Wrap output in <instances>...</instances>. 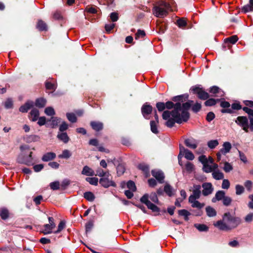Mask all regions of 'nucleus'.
<instances>
[{
  "label": "nucleus",
  "instance_id": "obj_57",
  "mask_svg": "<svg viewBox=\"0 0 253 253\" xmlns=\"http://www.w3.org/2000/svg\"><path fill=\"white\" fill-rule=\"evenodd\" d=\"M238 152H239L240 160L244 163H247L248 162V160H247V158L246 155L244 154V153H243L240 150H238Z\"/></svg>",
  "mask_w": 253,
  "mask_h": 253
},
{
  "label": "nucleus",
  "instance_id": "obj_62",
  "mask_svg": "<svg viewBox=\"0 0 253 253\" xmlns=\"http://www.w3.org/2000/svg\"><path fill=\"white\" fill-rule=\"evenodd\" d=\"M45 86L46 88L48 89L55 90L56 89L55 85L49 82L45 84Z\"/></svg>",
  "mask_w": 253,
  "mask_h": 253
},
{
  "label": "nucleus",
  "instance_id": "obj_41",
  "mask_svg": "<svg viewBox=\"0 0 253 253\" xmlns=\"http://www.w3.org/2000/svg\"><path fill=\"white\" fill-rule=\"evenodd\" d=\"M238 40V38L237 36H232L228 38L225 40V42H230L232 44H234L235 42H237Z\"/></svg>",
  "mask_w": 253,
  "mask_h": 253
},
{
  "label": "nucleus",
  "instance_id": "obj_50",
  "mask_svg": "<svg viewBox=\"0 0 253 253\" xmlns=\"http://www.w3.org/2000/svg\"><path fill=\"white\" fill-rule=\"evenodd\" d=\"M223 169L226 172H229L233 169L232 165L228 162H225Z\"/></svg>",
  "mask_w": 253,
  "mask_h": 253
},
{
  "label": "nucleus",
  "instance_id": "obj_21",
  "mask_svg": "<svg viewBox=\"0 0 253 253\" xmlns=\"http://www.w3.org/2000/svg\"><path fill=\"white\" fill-rule=\"evenodd\" d=\"M39 111L37 109H33L30 112V119L33 122L38 120L39 117Z\"/></svg>",
  "mask_w": 253,
  "mask_h": 253
},
{
  "label": "nucleus",
  "instance_id": "obj_17",
  "mask_svg": "<svg viewBox=\"0 0 253 253\" xmlns=\"http://www.w3.org/2000/svg\"><path fill=\"white\" fill-rule=\"evenodd\" d=\"M186 146L191 149H195L197 147V142L196 140L192 138H188L185 140L184 141Z\"/></svg>",
  "mask_w": 253,
  "mask_h": 253
},
{
  "label": "nucleus",
  "instance_id": "obj_6",
  "mask_svg": "<svg viewBox=\"0 0 253 253\" xmlns=\"http://www.w3.org/2000/svg\"><path fill=\"white\" fill-rule=\"evenodd\" d=\"M49 223L43 225L42 233L44 234H50L52 232V230L55 227V224L53 217H48Z\"/></svg>",
  "mask_w": 253,
  "mask_h": 253
},
{
  "label": "nucleus",
  "instance_id": "obj_48",
  "mask_svg": "<svg viewBox=\"0 0 253 253\" xmlns=\"http://www.w3.org/2000/svg\"><path fill=\"white\" fill-rule=\"evenodd\" d=\"M127 187L132 191H135L136 189L134 182L131 180L127 183Z\"/></svg>",
  "mask_w": 253,
  "mask_h": 253
},
{
  "label": "nucleus",
  "instance_id": "obj_51",
  "mask_svg": "<svg viewBox=\"0 0 253 253\" xmlns=\"http://www.w3.org/2000/svg\"><path fill=\"white\" fill-rule=\"evenodd\" d=\"M65 227V222L64 221L60 222L58 226V229L54 232V233L57 234L61 232Z\"/></svg>",
  "mask_w": 253,
  "mask_h": 253
},
{
  "label": "nucleus",
  "instance_id": "obj_30",
  "mask_svg": "<svg viewBox=\"0 0 253 253\" xmlns=\"http://www.w3.org/2000/svg\"><path fill=\"white\" fill-rule=\"evenodd\" d=\"M236 194L237 195H240L244 193L245 188L243 186L237 184L235 186Z\"/></svg>",
  "mask_w": 253,
  "mask_h": 253
},
{
  "label": "nucleus",
  "instance_id": "obj_4",
  "mask_svg": "<svg viewBox=\"0 0 253 253\" xmlns=\"http://www.w3.org/2000/svg\"><path fill=\"white\" fill-rule=\"evenodd\" d=\"M170 8L169 4L165 2L161 1L158 6L153 8L154 14L157 17H163L167 15L168 10Z\"/></svg>",
  "mask_w": 253,
  "mask_h": 253
},
{
  "label": "nucleus",
  "instance_id": "obj_20",
  "mask_svg": "<svg viewBox=\"0 0 253 253\" xmlns=\"http://www.w3.org/2000/svg\"><path fill=\"white\" fill-rule=\"evenodd\" d=\"M82 174L86 176H93L95 175L94 170L87 166L83 168Z\"/></svg>",
  "mask_w": 253,
  "mask_h": 253
},
{
  "label": "nucleus",
  "instance_id": "obj_25",
  "mask_svg": "<svg viewBox=\"0 0 253 253\" xmlns=\"http://www.w3.org/2000/svg\"><path fill=\"white\" fill-rule=\"evenodd\" d=\"M212 177L216 180L222 179L224 178L223 173L217 169L214 170L212 173Z\"/></svg>",
  "mask_w": 253,
  "mask_h": 253
},
{
  "label": "nucleus",
  "instance_id": "obj_22",
  "mask_svg": "<svg viewBox=\"0 0 253 253\" xmlns=\"http://www.w3.org/2000/svg\"><path fill=\"white\" fill-rule=\"evenodd\" d=\"M90 125L92 128L95 131H99L103 128V124L99 122H91Z\"/></svg>",
  "mask_w": 253,
  "mask_h": 253
},
{
  "label": "nucleus",
  "instance_id": "obj_43",
  "mask_svg": "<svg viewBox=\"0 0 253 253\" xmlns=\"http://www.w3.org/2000/svg\"><path fill=\"white\" fill-rule=\"evenodd\" d=\"M44 113L48 116H53L55 114L54 109L51 107H48L44 110Z\"/></svg>",
  "mask_w": 253,
  "mask_h": 253
},
{
  "label": "nucleus",
  "instance_id": "obj_32",
  "mask_svg": "<svg viewBox=\"0 0 253 253\" xmlns=\"http://www.w3.org/2000/svg\"><path fill=\"white\" fill-rule=\"evenodd\" d=\"M178 214L180 216H184L185 220H188V216L190 215V213L186 210H179Z\"/></svg>",
  "mask_w": 253,
  "mask_h": 253
},
{
  "label": "nucleus",
  "instance_id": "obj_26",
  "mask_svg": "<svg viewBox=\"0 0 253 253\" xmlns=\"http://www.w3.org/2000/svg\"><path fill=\"white\" fill-rule=\"evenodd\" d=\"M46 101L43 98H38L36 100L35 105L39 108H43L46 104Z\"/></svg>",
  "mask_w": 253,
  "mask_h": 253
},
{
  "label": "nucleus",
  "instance_id": "obj_15",
  "mask_svg": "<svg viewBox=\"0 0 253 253\" xmlns=\"http://www.w3.org/2000/svg\"><path fill=\"white\" fill-rule=\"evenodd\" d=\"M152 174L160 183L163 182L165 176L164 173L162 171L158 170H153L152 171Z\"/></svg>",
  "mask_w": 253,
  "mask_h": 253
},
{
  "label": "nucleus",
  "instance_id": "obj_37",
  "mask_svg": "<svg viewBox=\"0 0 253 253\" xmlns=\"http://www.w3.org/2000/svg\"><path fill=\"white\" fill-rule=\"evenodd\" d=\"M85 180L90 184L95 186L98 184V179L96 177H86Z\"/></svg>",
  "mask_w": 253,
  "mask_h": 253
},
{
  "label": "nucleus",
  "instance_id": "obj_11",
  "mask_svg": "<svg viewBox=\"0 0 253 253\" xmlns=\"http://www.w3.org/2000/svg\"><path fill=\"white\" fill-rule=\"evenodd\" d=\"M203 190L202 194L204 196H207L211 194L213 191V187L211 183L206 182L202 184Z\"/></svg>",
  "mask_w": 253,
  "mask_h": 253
},
{
  "label": "nucleus",
  "instance_id": "obj_58",
  "mask_svg": "<svg viewBox=\"0 0 253 253\" xmlns=\"http://www.w3.org/2000/svg\"><path fill=\"white\" fill-rule=\"evenodd\" d=\"M245 221L247 223L251 222L253 220V213H250L248 214L244 218Z\"/></svg>",
  "mask_w": 253,
  "mask_h": 253
},
{
  "label": "nucleus",
  "instance_id": "obj_2",
  "mask_svg": "<svg viewBox=\"0 0 253 253\" xmlns=\"http://www.w3.org/2000/svg\"><path fill=\"white\" fill-rule=\"evenodd\" d=\"M242 222L240 217L227 212L223 215L222 219L213 223V225L220 230L229 231L236 228Z\"/></svg>",
  "mask_w": 253,
  "mask_h": 253
},
{
  "label": "nucleus",
  "instance_id": "obj_60",
  "mask_svg": "<svg viewBox=\"0 0 253 253\" xmlns=\"http://www.w3.org/2000/svg\"><path fill=\"white\" fill-rule=\"evenodd\" d=\"M199 161L204 165L208 163V159L205 155H201L199 157Z\"/></svg>",
  "mask_w": 253,
  "mask_h": 253
},
{
  "label": "nucleus",
  "instance_id": "obj_54",
  "mask_svg": "<svg viewBox=\"0 0 253 253\" xmlns=\"http://www.w3.org/2000/svg\"><path fill=\"white\" fill-rule=\"evenodd\" d=\"M145 36V33L144 31L138 30L135 34V39H138L140 38H143Z\"/></svg>",
  "mask_w": 253,
  "mask_h": 253
},
{
  "label": "nucleus",
  "instance_id": "obj_42",
  "mask_svg": "<svg viewBox=\"0 0 253 253\" xmlns=\"http://www.w3.org/2000/svg\"><path fill=\"white\" fill-rule=\"evenodd\" d=\"M195 226L200 231H207L208 230V227L205 224H196Z\"/></svg>",
  "mask_w": 253,
  "mask_h": 253
},
{
  "label": "nucleus",
  "instance_id": "obj_34",
  "mask_svg": "<svg viewBox=\"0 0 253 253\" xmlns=\"http://www.w3.org/2000/svg\"><path fill=\"white\" fill-rule=\"evenodd\" d=\"M158 124V123H157L154 121H151L150 122L151 130L153 133H154L155 134H157L158 133V130L157 129V124Z\"/></svg>",
  "mask_w": 253,
  "mask_h": 253
},
{
  "label": "nucleus",
  "instance_id": "obj_35",
  "mask_svg": "<svg viewBox=\"0 0 253 253\" xmlns=\"http://www.w3.org/2000/svg\"><path fill=\"white\" fill-rule=\"evenodd\" d=\"M0 215L2 219H6L8 218L9 212L7 209H2L0 210Z\"/></svg>",
  "mask_w": 253,
  "mask_h": 253
},
{
  "label": "nucleus",
  "instance_id": "obj_59",
  "mask_svg": "<svg viewBox=\"0 0 253 253\" xmlns=\"http://www.w3.org/2000/svg\"><path fill=\"white\" fill-rule=\"evenodd\" d=\"M201 104L197 102L192 106V109L194 112H197L201 109Z\"/></svg>",
  "mask_w": 253,
  "mask_h": 253
},
{
  "label": "nucleus",
  "instance_id": "obj_3",
  "mask_svg": "<svg viewBox=\"0 0 253 253\" xmlns=\"http://www.w3.org/2000/svg\"><path fill=\"white\" fill-rule=\"evenodd\" d=\"M140 201L145 204L147 208L151 210L153 212H159V208L151 201L154 203H158L159 202L157 195L155 193H151L150 195L145 194L140 199Z\"/></svg>",
  "mask_w": 253,
  "mask_h": 253
},
{
  "label": "nucleus",
  "instance_id": "obj_1",
  "mask_svg": "<svg viewBox=\"0 0 253 253\" xmlns=\"http://www.w3.org/2000/svg\"><path fill=\"white\" fill-rule=\"evenodd\" d=\"M193 103V101H189L183 103L182 106L180 103H176L174 106V109L171 112L164 111L162 114V117L164 120H167V126L172 127L175 123L180 124L182 122L187 121L189 118L187 110Z\"/></svg>",
  "mask_w": 253,
  "mask_h": 253
},
{
  "label": "nucleus",
  "instance_id": "obj_56",
  "mask_svg": "<svg viewBox=\"0 0 253 253\" xmlns=\"http://www.w3.org/2000/svg\"><path fill=\"white\" fill-rule=\"evenodd\" d=\"M97 175L100 177L107 176L108 177L110 175L108 172H104L103 170L98 169L97 170Z\"/></svg>",
  "mask_w": 253,
  "mask_h": 253
},
{
  "label": "nucleus",
  "instance_id": "obj_19",
  "mask_svg": "<svg viewBox=\"0 0 253 253\" xmlns=\"http://www.w3.org/2000/svg\"><path fill=\"white\" fill-rule=\"evenodd\" d=\"M241 11L244 13L253 11V0H250L248 4L242 7Z\"/></svg>",
  "mask_w": 253,
  "mask_h": 253
},
{
  "label": "nucleus",
  "instance_id": "obj_53",
  "mask_svg": "<svg viewBox=\"0 0 253 253\" xmlns=\"http://www.w3.org/2000/svg\"><path fill=\"white\" fill-rule=\"evenodd\" d=\"M230 182L227 179H223L221 187L222 189H228L230 187Z\"/></svg>",
  "mask_w": 253,
  "mask_h": 253
},
{
  "label": "nucleus",
  "instance_id": "obj_49",
  "mask_svg": "<svg viewBox=\"0 0 253 253\" xmlns=\"http://www.w3.org/2000/svg\"><path fill=\"white\" fill-rule=\"evenodd\" d=\"M176 23L178 26L181 28L184 27L187 24L186 20L183 18L177 20Z\"/></svg>",
  "mask_w": 253,
  "mask_h": 253
},
{
  "label": "nucleus",
  "instance_id": "obj_28",
  "mask_svg": "<svg viewBox=\"0 0 253 253\" xmlns=\"http://www.w3.org/2000/svg\"><path fill=\"white\" fill-rule=\"evenodd\" d=\"M206 211L207 215L210 217H213L216 215L215 210L211 207H207L206 208Z\"/></svg>",
  "mask_w": 253,
  "mask_h": 253
},
{
  "label": "nucleus",
  "instance_id": "obj_31",
  "mask_svg": "<svg viewBox=\"0 0 253 253\" xmlns=\"http://www.w3.org/2000/svg\"><path fill=\"white\" fill-rule=\"evenodd\" d=\"M185 169L188 173H191L194 169V165L192 163L187 162L185 164Z\"/></svg>",
  "mask_w": 253,
  "mask_h": 253
},
{
  "label": "nucleus",
  "instance_id": "obj_63",
  "mask_svg": "<svg viewBox=\"0 0 253 253\" xmlns=\"http://www.w3.org/2000/svg\"><path fill=\"white\" fill-rule=\"evenodd\" d=\"M215 117V115L213 113L210 112L207 115V120L208 122H211L212 121Z\"/></svg>",
  "mask_w": 253,
  "mask_h": 253
},
{
  "label": "nucleus",
  "instance_id": "obj_44",
  "mask_svg": "<svg viewBox=\"0 0 253 253\" xmlns=\"http://www.w3.org/2000/svg\"><path fill=\"white\" fill-rule=\"evenodd\" d=\"M67 117L68 120L72 123H75L77 121V118L73 113H67Z\"/></svg>",
  "mask_w": 253,
  "mask_h": 253
},
{
  "label": "nucleus",
  "instance_id": "obj_39",
  "mask_svg": "<svg viewBox=\"0 0 253 253\" xmlns=\"http://www.w3.org/2000/svg\"><path fill=\"white\" fill-rule=\"evenodd\" d=\"M219 144L217 140H210L208 142V146L211 149H214Z\"/></svg>",
  "mask_w": 253,
  "mask_h": 253
},
{
  "label": "nucleus",
  "instance_id": "obj_29",
  "mask_svg": "<svg viewBox=\"0 0 253 253\" xmlns=\"http://www.w3.org/2000/svg\"><path fill=\"white\" fill-rule=\"evenodd\" d=\"M37 28L40 31L47 30V25L46 23L42 20H39L37 23Z\"/></svg>",
  "mask_w": 253,
  "mask_h": 253
},
{
  "label": "nucleus",
  "instance_id": "obj_64",
  "mask_svg": "<svg viewBox=\"0 0 253 253\" xmlns=\"http://www.w3.org/2000/svg\"><path fill=\"white\" fill-rule=\"evenodd\" d=\"M219 88L216 86H213L210 88V92L213 94L218 93L219 91Z\"/></svg>",
  "mask_w": 253,
  "mask_h": 253
},
{
  "label": "nucleus",
  "instance_id": "obj_52",
  "mask_svg": "<svg viewBox=\"0 0 253 253\" xmlns=\"http://www.w3.org/2000/svg\"><path fill=\"white\" fill-rule=\"evenodd\" d=\"M138 168L143 171L145 173H147L149 172V168L147 165L141 164L138 165Z\"/></svg>",
  "mask_w": 253,
  "mask_h": 253
},
{
  "label": "nucleus",
  "instance_id": "obj_7",
  "mask_svg": "<svg viewBox=\"0 0 253 253\" xmlns=\"http://www.w3.org/2000/svg\"><path fill=\"white\" fill-rule=\"evenodd\" d=\"M193 93L197 94L198 97L202 100H206L209 97L208 93L206 92L203 88L199 86H194L192 88Z\"/></svg>",
  "mask_w": 253,
  "mask_h": 253
},
{
  "label": "nucleus",
  "instance_id": "obj_9",
  "mask_svg": "<svg viewBox=\"0 0 253 253\" xmlns=\"http://www.w3.org/2000/svg\"><path fill=\"white\" fill-rule=\"evenodd\" d=\"M153 107L147 103H145L141 107V113L143 116L146 119H149V115L151 114Z\"/></svg>",
  "mask_w": 253,
  "mask_h": 253
},
{
  "label": "nucleus",
  "instance_id": "obj_24",
  "mask_svg": "<svg viewBox=\"0 0 253 253\" xmlns=\"http://www.w3.org/2000/svg\"><path fill=\"white\" fill-rule=\"evenodd\" d=\"M197 199H193L192 200H189V202L191 204V206L193 208H196L198 209H201L204 206V204L201 203L196 200Z\"/></svg>",
  "mask_w": 253,
  "mask_h": 253
},
{
  "label": "nucleus",
  "instance_id": "obj_10",
  "mask_svg": "<svg viewBox=\"0 0 253 253\" xmlns=\"http://www.w3.org/2000/svg\"><path fill=\"white\" fill-rule=\"evenodd\" d=\"M180 153L179 155L182 154L184 156V157L188 160H193L195 158L194 154L190 151L189 150L185 149L183 146H179Z\"/></svg>",
  "mask_w": 253,
  "mask_h": 253
},
{
  "label": "nucleus",
  "instance_id": "obj_33",
  "mask_svg": "<svg viewBox=\"0 0 253 253\" xmlns=\"http://www.w3.org/2000/svg\"><path fill=\"white\" fill-rule=\"evenodd\" d=\"M71 156V154L68 150H64L63 151L62 153L58 156L59 158L61 159H68Z\"/></svg>",
  "mask_w": 253,
  "mask_h": 253
},
{
  "label": "nucleus",
  "instance_id": "obj_16",
  "mask_svg": "<svg viewBox=\"0 0 253 253\" xmlns=\"http://www.w3.org/2000/svg\"><path fill=\"white\" fill-rule=\"evenodd\" d=\"M225 196V192L222 190H219L215 193V196L212 198L211 201L213 203H215L216 201L223 200Z\"/></svg>",
  "mask_w": 253,
  "mask_h": 253
},
{
  "label": "nucleus",
  "instance_id": "obj_36",
  "mask_svg": "<svg viewBox=\"0 0 253 253\" xmlns=\"http://www.w3.org/2000/svg\"><path fill=\"white\" fill-rule=\"evenodd\" d=\"M84 197L89 201H93L95 199L94 195L90 192H85L84 193Z\"/></svg>",
  "mask_w": 253,
  "mask_h": 253
},
{
  "label": "nucleus",
  "instance_id": "obj_40",
  "mask_svg": "<svg viewBox=\"0 0 253 253\" xmlns=\"http://www.w3.org/2000/svg\"><path fill=\"white\" fill-rule=\"evenodd\" d=\"M60 186V183L58 181L51 182L49 184L50 188L53 190H56L59 189Z\"/></svg>",
  "mask_w": 253,
  "mask_h": 253
},
{
  "label": "nucleus",
  "instance_id": "obj_23",
  "mask_svg": "<svg viewBox=\"0 0 253 253\" xmlns=\"http://www.w3.org/2000/svg\"><path fill=\"white\" fill-rule=\"evenodd\" d=\"M33 105V102L28 101L24 105L21 106L19 108V111L22 113L27 112L28 110L31 108Z\"/></svg>",
  "mask_w": 253,
  "mask_h": 253
},
{
  "label": "nucleus",
  "instance_id": "obj_38",
  "mask_svg": "<svg viewBox=\"0 0 253 253\" xmlns=\"http://www.w3.org/2000/svg\"><path fill=\"white\" fill-rule=\"evenodd\" d=\"M244 186L248 191L251 192L253 189V183L252 181L248 180L245 181Z\"/></svg>",
  "mask_w": 253,
  "mask_h": 253
},
{
  "label": "nucleus",
  "instance_id": "obj_55",
  "mask_svg": "<svg viewBox=\"0 0 253 253\" xmlns=\"http://www.w3.org/2000/svg\"><path fill=\"white\" fill-rule=\"evenodd\" d=\"M165 192L169 196H171L172 194V187L169 185H166L164 187Z\"/></svg>",
  "mask_w": 253,
  "mask_h": 253
},
{
  "label": "nucleus",
  "instance_id": "obj_27",
  "mask_svg": "<svg viewBox=\"0 0 253 253\" xmlns=\"http://www.w3.org/2000/svg\"><path fill=\"white\" fill-rule=\"evenodd\" d=\"M57 137L65 143H67L69 140V138L65 132L58 134Z\"/></svg>",
  "mask_w": 253,
  "mask_h": 253
},
{
  "label": "nucleus",
  "instance_id": "obj_5",
  "mask_svg": "<svg viewBox=\"0 0 253 253\" xmlns=\"http://www.w3.org/2000/svg\"><path fill=\"white\" fill-rule=\"evenodd\" d=\"M222 148L217 153V161H220L221 158V155H225L227 153H229L231 148V144L229 142H225L222 145Z\"/></svg>",
  "mask_w": 253,
  "mask_h": 253
},
{
  "label": "nucleus",
  "instance_id": "obj_14",
  "mask_svg": "<svg viewBox=\"0 0 253 253\" xmlns=\"http://www.w3.org/2000/svg\"><path fill=\"white\" fill-rule=\"evenodd\" d=\"M218 167V166L216 164H213V165H210L208 163H207L203 165V170L206 173H210L217 169Z\"/></svg>",
  "mask_w": 253,
  "mask_h": 253
},
{
  "label": "nucleus",
  "instance_id": "obj_8",
  "mask_svg": "<svg viewBox=\"0 0 253 253\" xmlns=\"http://www.w3.org/2000/svg\"><path fill=\"white\" fill-rule=\"evenodd\" d=\"M235 122L241 126L244 130L247 132H248L249 126L248 120L247 117L244 116L238 117Z\"/></svg>",
  "mask_w": 253,
  "mask_h": 253
},
{
  "label": "nucleus",
  "instance_id": "obj_61",
  "mask_svg": "<svg viewBox=\"0 0 253 253\" xmlns=\"http://www.w3.org/2000/svg\"><path fill=\"white\" fill-rule=\"evenodd\" d=\"M110 18L113 22H116L118 19V14L116 12H112L110 14Z\"/></svg>",
  "mask_w": 253,
  "mask_h": 253
},
{
  "label": "nucleus",
  "instance_id": "obj_18",
  "mask_svg": "<svg viewBox=\"0 0 253 253\" xmlns=\"http://www.w3.org/2000/svg\"><path fill=\"white\" fill-rule=\"evenodd\" d=\"M56 157L55 153L53 152H48L44 154L42 158L44 162H48L53 160Z\"/></svg>",
  "mask_w": 253,
  "mask_h": 253
},
{
  "label": "nucleus",
  "instance_id": "obj_12",
  "mask_svg": "<svg viewBox=\"0 0 253 253\" xmlns=\"http://www.w3.org/2000/svg\"><path fill=\"white\" fill-rule=\"evenodd\" d=\"M201 186L200 185H194L193 186V193L189 197V200H192L193 199H199L200 197L201 191Z\"/></svg>",
  "mask_w": 253,
  "mask_h": 253
},
{
  "label": "nucleus",
  "instance_id": "obj_47",
  "mask_svg": "<svg viewBox=\"0 0 253 253\" xmlns=\"http://www.w3.org/2000/svg\"><path fill=\"white\" fill-rule=\"evenodd\" d=\"M156 107L158 111L162 112L166 109L165 104L164 102H158L156 103Z\"/></svg>",
  "mask_w": 253,
  "mask_h": 253
},
{
  "label": "nucleus",
  "instance_id": "obj_46",
  "mask_svg": "<svg viewBox=\"0 0 253 253\" xmlns=\"http://www.w3.org/2000/svg\"><path fill=\"white\" fill-rule=\"evenodd\" d=\"M232 202V199L228 196H225L222 200L223 204L225 206H229Z\"/></svg>",
  "mask_w": 253,
  "mask_h": 253
},
{
  "label": "nucleus",
  "instance_id": "obj_45",
  "mask_svg": "<svg viewBox=\"0 0 253 253\" xmlns=\"http://www.w3.org/2000/svg\"><path fill=\"white\" fill-rule=\"evenodd\" d=\"M218 101V99L215 100L213 98H210V99L207 100L205 102V105L207 106H211L215 105L216 103V101Z\"/></svg>",
  "mask_w": 253,
  "mask_h": 253
},
{
  "label": "nucleus",
  "instance_id": "obj_13",
  "mask_svg": "<svg viewBox=\"0 0 253 253\" xmlns=\"http://www.w3.org/2000/svg\"><path fill=\"white\" fill-rule=\"evenodd\" d=\"M99 183L100 184L105 188H108L109 186L116 187V184L112 180H110L108 177H102L100 179Z\"/></svg>",
  "mask_w": 253,
  "mask_h": 253
}]
</instances>
